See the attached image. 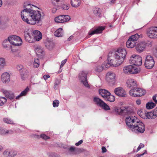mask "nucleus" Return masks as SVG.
Here are the masks:
<instances>
[{
  "instance_id": "obj_13",
  "label": "nucleus",
  "mask_w": 157,
  "mask_h": 157,
  "mask_svg": "<svg viewBox=\"0 0 157 157\" xmlns=\"http://www.w3.org/2000/svg\"><path fill=\"white\" fill-rule=\"evenodd\" d=\"M147 36L151 38H157V27H152L150 28L147 32Z\"/></svg>"
},
{
  "instance_id": "obj_14",
  "label": "nucleus",
  "mask_w": 157,
  "mask_h": 157,
  "mask_svg": "<svg viewBox=\"0 0 157 157\" xmlns=\"http://www.w3.org/2000/svg\"><path fill=\"white\" fill-rule=\"evenodd\" d=\"M71 18L69 15H60L55 18V21L58 23H62L69 21Z\"/></svg>"
},
{
  "instance_id": "obj_15",
  "label": "nucleus",
  "mask_w": 157,
  "mask_h": 157,
  "mask_svg": "<svg viewBox=\"0 0 157 157\" xmlns=\"http://www.w3.org/2000/svg\"><path fill=\"white\" fill-rule=\"evenodd\" d=\"M115 94L119 96L125 97L127 95L125 90L121 87H117L114 90Z\"/></svg>"
},
{
  "instance_id": "obj_18",
  "label": "nucleus",
  "mask_w": 157,
  "mask_h": 157,
  "mask_svg": "<svg viewBox=\"0 0 157 157\" xmlns=\"http://www.w3.org/2000/svg\"><path fill=\"white\" fill-rule=\"evenodd\" d=\"M126 82L127 87L130 88L132 89L137 87L136 81L134 79H129Z\"/></svg>"
},
{
  "instance_id": "obj_5",
  "label": "nucleus",
  "mask_w": 157,
  "mask_h": 157,
  "mask_svg": "<svg viewBox=\"0 0 157 157\" xmlns=\"http://www.w3.org/2000/svg\"><path fill=\"white\" fill-rule=\"evenodd\" d=\"M129 62L130 64L139 66L142 64V58L139 55H133L130 57Z\"/></svg>"
},
{
  "instance_id": "obj_48",
  "label": "nucleus",
  "mask_w": 157,
  "mask_h": 157,
  "mask_svg": "<svg viewBox=\"0 0 157 157\" xmlns=\"http://www.w3.org/2000/svg\"><path fill=\"white\" fill-rule=\"evenodd\" d=\"M3 121L7 124H13V121L10 119L8 118H4L3 119Z\"/></svg>"
},
{
  "instance_id": "obj_41",
  "label": "nucleus",
  "mask_w": 157,
  "mask_h": 157,
  "mask_svg": "<svg viewBox=\"0 0 157 157\" xmlns=\"http://www.w3.org/2000/svg\"><path fill=\"white\" fill-rule=\"evenodd\" d=\"M107 98H106L105 99L110 102H113L115 100L114 96L112 95H111L110 94Z\"/></svg>"
},
{
  "instance_id": "obj_35",
  "label": "nucleus",
  "mask_w": 157,
  "mask_h": 157,
  "mask_svg": "<svg viewBox=\"0 0 157 157\" xmlns=\"http://www.w3.org/2000/svg\"><path fill=\"white\" fill-rule=\"evenodd\" d=\"M25 40L28 42H31V39L33 38V36L32 34H30L29 33H25Z\"/></svg>"
},
{
  "instance_id": "obj_43",
  "label": "nucleus",
  "mask_w": 157,
  "mask_h": 157,
  "mask_svg": "<svg viewBox=\"0 0 157 157\" xmlns=\"http://www.w3.org/2000/svg\"><path fill=\"white\" fill-rule=\"evenodd\" d=\"M1 91L5 95L6 97L7 98L10 94L9 91L4 89H2Z\"/></svg>"
},
{
  "instance_id": "obj_32",
  "label": "nucleus",
  "mask_w": 157,
  "mask_h": 157,
  "mask_svg": "<svg viewBox=\"0 0 157 157\" xmlns=\"http://www.w3.org/2000/svg\"><path fill=\"white\" fill-rule=\"evenodd\" d=\"M146 112H145V110L140 109L137 112L138 114L141 118L144 119H145L146 117H145V116L146 115Z\"/></svg>"
},
{
  "instance_id": "obj_62",
  "label": "nucleus",
  "mask_w": 157,
  "mask_h": 157,
  "mask_svg": "<svg viewBox=\"0 0 157 157\" xmlns=\"http://www.w3.org/2000/svg\"><path fill=\"white\" fill-rule=\"evenodd\" d=\"M144 151H145V152L144 153H143V154H137L136 155V156H135V157H140L141 156H142V155H143L146 152V150H145Z\"/></svg>"
},
{
  "instance_id": "obj_8",
  "label": "nucleus",
  "mask_w": 157,
  "mask_h": 157,
  "mask_svg": "<svg viewBox=\"0 0 157 157\" xmlns=\"http://www.w3.org/2000/svg\"><path fill=\"white\" fill-rule=\"evenodd\" d=\"M114 54L112 57H109L108 59V62L107 63H105V67L108 68L110 66L113 67H117L121 64V63H118V59H117L113 58Z\"/></svg>"
},
{
  "instance_id": "obj_57",
  "label": "nucleus",
  "mask_w": 157,
  "mask_h": 157,
  "mask_svg": "<svg viewBox=\"0 0 157 157\" xmlns=\"http://www.w3.org/2000/svg\"><path fill=\"white\" fill-rule=\"evenodd\" d=\"M144 147V145L142 143H140L137 148L136 151L137 152L139 151L141 148Z\"/></svg>"
},
{
  "instance_id": "obj_60",
  "label": "nucleus",
  "mask_w": 157,
  "mask_h": 157,
  "mask_svg": "<svg viewBox=\"0 0 157 157\" xmlns=\"http://www.w3.org/2000/svg\"><path fill=\"white\" fill-rule=\"evenodd\" d=\"M83 142L82 140H79L78 142L75 143V145L76 146H78L80 144H81Z\"/></svg>"
},
{
  "instance_id": "obj_20",
  "label": "nucleus",
  "mask_w": 157,
  "mask_h": 157,
  "mask_svg": "<svg viewBox=\"0 0 157 157\" xmlns=\"http://www.w3.org/2000/svg\"><path fill=\"white\" fill-rule=\"evenodd\" d=\"M99 92L100 94L105 99L107 98V97L110 94V93L107 90L103 89L99 90Z\"/></svg>"
},
{
  "instance_id": "obj_47",
  "label": "nucleus",
  "mask_w": 157,
  "mask_h": 157,
  "mask_svg": "<svg viewBox=\"0 0 157 157\" xmlns=\"http://www.w3.org/2000/svg\"><path fill=\"white\" fill-rule=\"evenodd\" d=\"M29 88L28 87H27L23 91L21 92L20 94V96H22L25 95L29 91Z\"/></svg>"
},
{
  "instance_id": "obj_36",
  "label": "nucleus",
  "mask_w": 157,
  "mask_h": 157,
  "mask_svg": "<svg viewBox=\"0 0 157 157\" xmlns=\"http://www.w3.org/2000/svg\"><path fill=\"white\" fill-rule=\"evenodd\" d=\"M146 91L145 90L138 88V94H137V97L142 96L144 95Z\"/></svg>"
},
{
  "instance_id": "obj_30",
  "label": "nucleus",
  "mask_w": 157,
  "mask_h": 157,
  "mask_svg": "<svg viewBox=\"0 0 157 157\" xmlns=\"http://www.w3.org/2000/svg\"><path fill=\"white\" fill-rule=\"evenodd\" d=\"M80 4V0H71V4L74 7H78Z\"/></svg>"
},
{
  "instance_id": "obj_22",
  "label": "nucleus",
  "mask_w": 157,
  "mask_h": 157,
  "mask_svg": "<svg viewBox=\"0 0 157 157\" xmlns=\"http://www.w3.org/2000/svg\"><path fill=\"white\" fill-rule=\"evenodd\" d=\"M105 63H104L101 66L97 65L95 68V71L96 73H100L102 71L103 69L106 68L105 67Z\"/></svg>"
},
{
  "instance_id": "obj_19",
  "label": "nucleus",
  "mask_w": 157,
  "mask_h": 157,
  "mask_svg": "<svg viewBox=\"0 0 157 157\" xmlns=\"http://www.w3.org/2000/svg\"><path fill=\"white\" fill-rule=\"evenodd\" d=\"M105 27L100 26L94 30H90L88 33L90 35H92L94 34L101 33L102 31L105 29Z\"/></svg>"
},
{
  "instance_id": "obj_63",
  "label": "nucleus",
  "mask_w": 157,
  "mask_h": 157,
  "mask_svg": "<svg viewBox=\"0 0 157 157\" xmlns=\"http://www.w3.org/2000/svg\"><path fill=\"white\" fill-rule=\"evenodd\" d=\"M4 23L3 18L0 17V26Z\"/></svg>"
},
{
  "instance_id": "obj_31",
  "label": "nucleus",
  "mask_w": 157,
  "mask_h": 157,
  "mask_svg": "<svg viewBox=\"0 0 157 157\" xmlns=\"http://www.w3.org/2000/svg\"><path fill=\"white\" fill-rule=\"evenodd\" d=\"M145 117H146L145 119H154L156 117L155 115L153 113V111L146 113Z\"/></svg>"
},
{
  "instance_id": "obj_28",
  "label": "nucleus",
  "mask_w": 157,
  "mask_h": 157,
  "mask_svg": "<svg viewBox=\"0 0 157 157\" xmlns=\"http://www.w3.org/2000/svg\"><path fill=\"white\" fill-rule=\"evenodd\" d=\"M63 35V29L61 28H59L54 33V35L58 37H61Z\"/></svg>"
},
{
  "instance_id": "obj_27",
  "label": "nucleus",
  "mask_w": 157,
  "mask_h": 157,
  "mask_svg": "<svg viewBox=\"0 0 157 157\" xmlns=\"http://www.w3.org/2000/svg\"><path fill=\"white\" fill-rule=\"evenodd\" d=\"M129 94L132 96L137 97L138 94V88H134L132 89L129 91Z\"/></svg>"
},
{
  "instance_id": "obj_9",
  "label": "nucleus",
  "mask_w": 157,
  "mask_h": 157,
  "mask_svg": "<svg viewBox=\"0 0 157 157\" xmlns=\"http://www.w3.org/2000/svg\"><path fill=\"white\" fill-rule=\"evenodd\" d=\"M116 74L112 71L109 72L106 74L107 81L111 85H114L116 82Z\"/></svg>"
},
{
  "instance_id": "obj_23",
  "label": "nucleus",
  "mask_w": 157,
  "mask_h": 157,
  "mask_svg": "<svg viewBox=\"0 0 157 157\" xmlns=\"http://www.w3.org/2000/svg\"><path fill=\"white\" fill-rule=\"evenodd\" d=\"M124 107H121V108L114 107L113 109L114 112H115L117 114L124 115Z\"/></svg>"
},
{
  "instance_id": "obj_33",
  "label": "nucleus",
  "mask_w": 157,
  "mask_h": 157,
  "mask_svg": "<svg viewBox=\"0 0 157 157\" xmlns=\"http://www.w3.org/2000/svg\"><path fill=\"white\" fill-rule=\"evenodd\" d=\"M142 37V35H139L138 34L136 33L135 35L131 36L128 38L131 40H132L134 42L138 40L140 37Z\"/></svg>"
},
{
  "instance_id": "obj_10",
  "label": "nucleus",
  "mask_w": 157,
  "mask_h": 157,
  "mask_svg": "<svg viewBox=\"0 0 157 157\" xmlns=\"http://www.w3.org/2000/svg\"><path fill=\"white\" fill-rule=\"evenodd\" d=\"M87 72L82 71L78 75V78L81 80V82L86 87L89 88L90 86L88 83L87 80Z\"/></svg>"
},
{
  "instance_id": "obj_4",
  "label": "nucleus",
  "mask_w": 157,
  "mask_h": 157,
  "mask_svg": "<svg viewBox=\"0 0 157 157\" xmlns=\"http://www.w3.org/2000/svg\"><path fill=\"white\" fill-rule=\"evenodd\" d=\"M126 54V51L124 49L119 48L114 54L113 58L117 59L119 63H122Z\"/></svg>"
},
{
  "instance_id": "obj_51",
  "label": "nucleus",
  "mask_w": 157,
  "mask_h": 157,
  "mask_svg": "<svg viewBox=\"0 0 157 157\" xmlns=\"http://www.w3.org/2000/svg\"><path fill=\"white\" fill-rule=\"evenodd\" d=\"M53 106L54 107H57L59 104V101L58 100H55L53 102Z\"/></svg>"
},
{
  "instance_id": "obj_38",
  "label": "nucleus",
  "mask_w": 157,
  "mask_h": 157,
  "mask_svg": "<svg viewBox=\"0 0 157 157\" xmlns=\"http://www.w3.org/2000/svg\"><path fill=\"white\" fill-rule=\"evenodd\" d=\"M132 109L130 108H125L124 107V115L126 114H130L132 112Z\"/></svg>"
},
{
  "instance_id": "obj_45",
  "label": "nucleus",
  "mask_w": 157,
  "mask_h": 157,
  "mask_svg": "<svg viewBox=\"0 0 157 157\" xmlns=\"http://www.w3.org/2000/svg\"><path fill=\"white\" fill-rule=\"evenodd\" d=\"M17 152L15 151H9V157H14L17 155Z\"/></svg>"
},
{
  "instance_id": "obj_21",
  "label": "nucleus",
  "mask_w": 157,
  "mask_h": 157,
  "mask_svg": "<svg viewBox=\"0 0 157 157\" xmlns=\"http://www.w3.org/2000/svg\"><path fill=\"white\" fill-rule=\"evenodd\" d=\"M13 132L11 130H7L3 128H0V134L2 136H6L8 134H11Z\"/></svg>"
},
{
  "instance_id": "obj_44",
  "label": "nucleus",
  "mask_w": 157,
  "mask_h": 157,
  "mask_svg": "<svg viewBox=\"0 0 157 157\" xmlns=\"http://www.w3.org/2000/svg\"><path fill=\"white\" fill-rule=\"evenodd\" d=\"M60 80L56 79L55 80L54 86V88L56 90L58 88V85L60 84Z\"/></svg>"
},
{
  "instance_id": "obj_37",
  "label": "nucleus",
  "mask_w": 157,
  "mask_h": 157,
  "mask_svg": "<svg viewBox=\"0 0 157 157\" xmlns=\"http://www.w3.org/2000/svg\"><path fill=\"white\" fill-rule=\"evenodd\" d=\"M101 10L98 7H95L93 9V12L95 15L98 17H100L101 15Z\"/></svg>"
},
{
  "instance_id": "obj_24",
  "label": "nucleus",
  "mask_w": 157,
  "mask_h": 157,
  "mask_svg": "<svg viewBox=\"0 0 157 157\" xmlns=\"http://www.w3.org/2000/svg\"><path fill=\"white\" fill-rule=\"evenodd\" d=\"M133 67V66L131 65L124 67L123 69L124 72L125 74H132Z\"/></svg>"
},
{
  "instance_id": "obj_53",
  "label": "nucleus",
  "mask_w": 157,
  "mask_h": 157,
  "mask_svg": "<svg viewBox=\"0 0 157 157\" xmlns=\"http://www.w3.org/2000/svg\"><path fill=\"white\" fill-rule=\"evenodd\" d=\"M23 67L21 65H18L17 66L16 68L18 70H19L20 71V73L21 74V75H22V74L21 73V71L23 70L22 69H23Z\"/></svg>"
},
{
  "instance_id": "obj_17",
  "label": "nucleus",
  "mask_w": 157,
  "mask_h": 157,
  "mask_svg": "<svg viewBox=\"0 0 157 157\" xmlns=\"http://www.w3.org/2000/svg\"><path fill=\"white\" fill-rule=\"evenodd\" d=\"M1 79L3 83H8L10 81V74L7 72L3 73L1 75Z\"/></svg>"
},
{
  "instance_id": "obj_1",
  "label": "nucleus",
  "mask_w": 157,
  "mask_h": 157,
  "mask_svg": "<svg viewBox=\"0 0 157 157\" xmlns=\"http://www.w3.org/2000/svg\"><path fill=\"white\" fill-rule=\"evenodd\" d=\"M21 15L23 21L28 24H40L41 15L39 11L26 8L21 11Z\"/></svg>"
},
{
  "instance_id": "obj_54",
  "label": "nucleus",
  "mask_w": 157,
  "mask_h": 157,
  "mask_svg": "<svg viewBox=\"0 0 157 157\" xmlns=\"http://www.w3.org/2000/svg\"><path fill=\"white\" fill-rule=\"evenodd\" d=\"M14 96L13 93L10 94L8 97H7V98H9L10 100H12L14 99Z\"/></svg>"
},
{
  "instance_id": "obj_49",
  "label": "nucleus",
  "mask_w": 157,
  "mask_h": 157,
  "mask_svg": "<svg viewBox=\"0 0 157 157\" xmlns=\"http://www.w3.org/2000/svg\"><path fill=\"white\" fill-rule=\"evenodd\" d=\"M61 8L63 10H67L69 8V5L68 4H63L61 5Z\"/></svg>"
},
{
  "instance_id": "obj_29",
  "label": "nucleus",
  "mask_w": 157,
  "mask_h": 157,
  "mask_svg": "<svg viewBox=\"0 0 157 157\" xmlns=\"http://www.w3.org/2000/svg\"><path fill=\"white\" fill-rule=\"evenodd\" d=\"M6 65V63L5 59L3 57H0V71Z\"/></svg>"
},
{
  "instance_id": "obj_6",
  "label": "nucleus",
  "mask_w": 157,
  "mask_h": 157,
  "mask_svg": "<svg viewBox=\"0 0 157 157\" xmlns=\"http://www.w3.org/2000/svg\"><path fill=\"white\" fill-rule=\"evenodd\" d=\"M150 45L147 41H143L138 43L136 44L135 49L136 51L139 53L143 52L147 46Z\"/></svg>"
},
{
  "instance_id": "obj_16",
  "label": "nucleus",
  "mask_w": 157,
  "mask_h": 157,
  "mask_svg": "<svg viewBox=\"0 0 157 157\" xmlns=\"http://www.w3.org/2000/svg\"><path fill=\"white\" fill-rule=\"evenodd\" d=\"M33 38L36 41H39L42 39V33L38 30H35L31 33Z\"/></svg>"
},
{
  "instance_id": "obj_42",
  "label": "nucleus",
  "mask_w": 157,
  "mask_h": 157,
  "mask_svg": "<svg viewBox=\"0 0 157 157\" xmlns=\"http://www.w3.org/2000/svg\"><path fill=\"white\" fill-rule=\"evenodd\" d=\"M33 65L35 67H38L40 65L39 60L38 58H35L34 62Z\"/></svg>"
},
{
  "instance_id": "obj_46",
  "label": "nucleus",
  "mask_w": 157,
  "mask_h": 157,
  "mask_svg": "<svg viewBox=\"0 0 157 157\" xmlns=\"http://www.w3.org/2000/svg\"><path fill=\"white\" fill-rule=\"evenodd\" d=\"M7 101L6 98L5 97H0V105L2 106Z\"/></svg>"
},
{
  "instance_id": "obj_55",
  "label": "nucleus",
  "mask_w": 157,
  "mask_h": 157,
  "mask_svg": "<svg viewBox=\"0 0 157 157\" xmlns=\"http://www.w3.org/2000/svg\"><path fill=\"white\" fill-rule=\"evenodd\" d=\"M9 151L7 150H5L3 153V155L6 157H9Z\"/></svg>"
},
{
  "instance_id": "obj_40",
  "label": "nucleus",
  "mask_w": 157,
  "mask_h": 157,
  "mask_svg": "<svg viewBox=\"0 0 157 157\" xmlns=\"http://www.w3.org/2000/svg\"><path fill=\"white\" fill-rule=\"evenodd\" d=\"M155 105V103L152 102H148L146 104V107L148 109L153 108Z\"/></svg>"
},
{
  "instance_id": "obj_52",
  "label": "nucleus",
  "mask_w": 157,
  "mask_h": 157,
  "mask_svg": "<svg viewBox=\"0 0 157 157\" xmlns=\"http://www.w3.org/2000/svg\"><path fill=\"white\" fill-rule=\"evenodd\" d=\"M40 137L44 140H46L50 138L49 137L46 136L44 134H41L40 135Z\"/></svg>"
},
{
  "instance_id": "obj_12",
  "label": "nucleus",
  "mask_w": 157,
  "mask_h": 157,
  "mask_svg": "<svg viewBox=\"0 0 157 157\" xmlns=\"http://www.w3.org/2000/svg\"><path fill=\"white\" fill-rule=\"evenodd\" d=\"M94 101L97 105L102 107L104 109L109 110L110 109L109 106L100 98L94 97Z\"/></svg>"
},
{
  "instance_id": "obj_2",
  "label": "nucleus",
  "mask_w": 157,
  "mask_h": 157,
  "mask_svg": "<svg viewBox=\"0 0 157 157\" xmlns=\"http://www.w3.org/2000/svg\"><path fill=\"white\" fill-rule=\"evenodd\" d=\"M21 15L23 21L28 24H40L41 15L39 11L26 8L21 11Z\"/></svg>"
},
{
  "instance_id": "obj_25",
  "label": "nucleus",
  "mask_w": 157,
  "mask_h": 157,
  "mask_svg": "<svg viewBox=\"0 0 157 157\" xmlns=\"http://www.w3.org/2000/svg\"><path fill=\"white\" fill-rule=\"evenodd\" d=\"M10 42L8 38L5 40L3 42L2 45L3 47L9 50L11 48V46L10 44Z\"/></svg>"
},
{
  "instance_id": "obj_61",
  "label": "nucleus",
  "mask_w": 157,
  "mask_h": 157,
  "mask_svg": "<svg viewBox=\"0 0 157 157\" xmlns=\"http://www.w3.org/2000/svg\"><path fill=\"white\" fill-rule=\"evenodd\" d=\"M153 113L155 115L156 117L157 116V107L153 111Z\"/></svg>"
},
{
  "instance_id": "obj_11",
  "label": "nucleus",
  "mask_w": 157,
  "mask_h": 157,
  "mask_svg": "<svg viewBox=\"0 0 157 157\" xmlns=\"http://www.w3.org/2000/svg\"><path fill=\"white\" fill-rule=\"evenodd\" d=\"M154 64L153 58L151 56H147L144 63L145 67L148 69H151L154 66Z\"/></svg>"
},
{
  "instance_id": "obj_7",
  "label": "nucleus",
  "mask_w": 157,
  "mask_h": 157,
  "mask_svg": "<svg viewBox=\"0 0 157 157\" xmlns=\"http://www.w3.org/2000/svg\"><path fill=\"white\" fill-rule=\"evenodd\" d=\"M10 44L16 46H19L21 45L22 41L21 38L17 36H12L8 37Z\"/></svg>"
},
{
  "instance_id": "obj_59",
  "label": "nucleus",
  "mask_w": 157,
  "mask_h": 157,
  "mask_svg": "<svg viewBox=\"0 0 157 157\" xmlns=\"http://www.w3.org/2000/svg\"><path fill=\"white\" fill-rule=\"evenodd\" d=\"M75 148L73 146H71L68 149L69 151L71 152H73L75 150Z\"/></svg>"
},
{
  "instance_id": "obj_56",
  "label": "nucleus",
  "mask_w": 157,
  "mask_h": 157,
  "mask_svg": "<svg viewBox=\"0 0 157 157\" xmlns=\"http://www.w3.org/2000/svg\"><path fill=\"white\" fill-rule=\"evenodd\" d=\"M60 0H51L52 3L55 6L57 3L59 2Z\"/></svg>"
},
{
  "instance_id": "obj_39",
  "label": "nucleus",
  "mask_w": 157,
  "mask_h": 157,
  "mask_svg": "<svg viewBox=\"0 0 157 157\" xmlns=\"http://www.w3.org/2000/svg\"><path fill=\"white\" fill-rule=\"evenodd\" d=\"M35 51L38 56L42 55L43 54V51L40 47L36 48L35 49Z\"/></svg>"
},
{
  "instance_id": "obj_58",
  "label": "nucleus",
  "mask_w": 157,
  "mask_h": 157,
  "mask_svg": "<svg viewBox=\"0 0 157 157\" xmlns=\"http://www.w3.org/2000/svg\"><path fill=\"white\" fill-rule=\"evenodd\" d=\"M67 61V59H65L63 61H62L61 63V65L60 66V68H61V67H62L65 63Z\"/></svg>"
},
{
  "instance_id": "obj_26",
  "label": "nucleus",
  "mask_w": 157,
  "mask_h": 157,
  "mask_svg": "<svg viewBox=\"0 0 157 157\" xmlns=\"http://www.w3.org/2000/svg\"><path fill=\"white\" fill-rule=\"evenodd\" d=\"M126 45L128 48H132L136 47V42L128 39L126 43Z\"/></svg>"
},
{
  "instance_id": "obj_50",
  "label": "nucleus",
  "mask_w": 157,
  "mask_h": 157,
  "mask_svg": "<svg viewBox=\"0 0 157 157\" xmlns=\"http://www.w3.org/2000/svg\"><path fill=\"white\" fill-rule=\"evenodd\" d=\"M132 71V74H135L138 73L140 71L139 69L137 68H136L133 66Z\"/></svg>"
},
{
  "instance_id": "obj_3",
  "label": "nucleus",
  "mask_w": 157,
  "mask_h": 157,
  "mask_svg": "<svg viewBox=\"0 0 157 157\" xmlns=\"http://www.w3.org/2000/svg\"><path fill=\"white\" fill-rule=\"evenodd\" d=\"M128 128L136 133L144 132L145 129L144 124L135 116H129L125 119Z\"/></svg>"
},
{
  "instance_id": "obj_64",
  "label": "nucleus",
  "mask_w": 157,
  "mask_h": 157,
  "mask_svg": "<svg viewBox=\"0 0 157 157\" xmlns=\"http://www.w3.org/2000/svg\"><path fill=\"white\" fill-rule=\"evenodd\" d=\"M153 53L155 56L157 57V48H155V50H154Z\"/></svg>"
},
{
  "instance_id": "obj_34",
  "label": "nucleus",
  "mask_w": 157,
  "mask_h": 157,
  "mask_svg": "<svg viewBox=\"0 0 157 157\" xmlns=\"http://www.w3.org/2000/svg\"><path fill=\"white\" fill-rule=\"evenodd\" d=\"M46 47L49 50L52 49L54 46V44L53 42L51 41H47L45 43Z\"/></svg>"
}]
</instances>
